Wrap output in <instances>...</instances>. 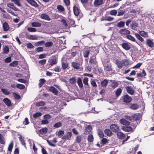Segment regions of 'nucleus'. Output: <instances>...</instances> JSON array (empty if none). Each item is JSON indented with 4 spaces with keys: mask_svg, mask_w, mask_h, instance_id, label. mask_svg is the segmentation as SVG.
Returning a JSON list of instances; mask_svg holds the SVG:
<instances>
[{
    "mask_svg": "<svg viewBox=\"0 0 154 154\" xmlns=\"http://www.w3.org/2000/svg\"><path fill=\"white\" fill-rule=\"evenodd\" d=\"M116 63L118 67L120 69H121L123 66H126L129 63L128 61L126 59H123L122 61L117 59L116 60Z\"/></svg>",
    "mask_w": 154,
    "mask_h": 154,
    "instance_id": "1",
    "label": "nucleus"
},
{
    "mask_svg": "<svg viewBox=\"0 0 154 154\" xmlns=\"http://www.w3.org/2000/svg\"><path fill=\"white\" fill-rule=\"evenodd\" d=\"M119 33L122 36L124 37L130 34V31L126 28L122 29L119 31Z\"/></svg>",
    "mask_w": 154,
    "mask_h": 154,
    "instance_id": "2",
    "label": "nucleus"
},
{
    "mask_svg": "<svg viewBox=\"0 0 154 154\" xmlns=\"http://www.w3.org/2000/svg\"><path fill=\"white\" fill-rule=\"evenodd\" d=\"M48 62L49 66H51L56 64L57 61L56 58L55 56H52L49 59Z\"/></svg>",
    "mask_w": 154,
    "mask_h": 154,
    "instance_id": "3",
    "label": "nucleus"
},
{
    "mask_svg": "<svg viewBox=\"0 0 154 154\" xmlns=\"http://www.w3.org/2000/svg\"><path fill=\"white\" fill-rule=\"evenodd\" d=\"M125 89L126 90L127 92L131 95L134 94L135 92L134 90L131 86H128L125 87Z\"/></svg>",
    "mask_w": 154,
    "mask_h": 154,
    "instance_id": "4",
    "label": "nucleus"
},
{
    "mask_svg": "<svg viewBox=\"0 0 154 154\" xmlns=\"http://www.w3.org/2000/svg\"><path fill=\"white\" fill-rule=\"evenodd\" d=\"M132 99L131 97L127 94L125 95L123 98V101L126 103H129L131 102Z\"/></svg>",
    "mask_w": 154,
    "mask_h": 154,
    "instance_id": "5",
    "label": "nucleus"
},
{
    "mask_svg": "<svg viewBox=\"0 0 154 154\" xmlns=\"http://www.w3.org/2000/svg\"><path fill=\"white\" fill-rule=\"evenodd\" d=\"M96 55L91 56L90 58L89 62L91 65H95L97 63Z\"/></svg>",
    "mask_w": 154,
    "mask_h": 154,
    "instance_id": "6",
    "label": "nucleus"
},
{
    "mask_svg": "<svg viewBox=\"0 0 154 154\" xmlns=\"http://www.w3.org/2000/svg\"><path fill=\"white\" fill-rule=\"evenodd\" d=\"M110 128L114 132H118L119 130L118 126L115 124L111 125L110 126Z\"/></svg>",
    "mask_w": 154,
    "mask_h": 154,
    "instance_id": "7",
    "label": "nucleus"
},
{
    "mask_svg": "<svg viewBox=\"0 0 154 154\" xmlns=\"http://www.w3.org/2000/svg\"><path fill=\"white\" fill-rule=\"evenodd\" d=\"M132 121L138 120L140 119V114L135 113L131 115Z\"/></svg>",
    "mask_w": 154,
    "mask_h": 154,
    "instance_id": "8",
    "label": "nucleus"
},
{
    "mask_svg": "<svg viewBox=\"0 0 154 154\" xmlns=\"http://www.w3.org/2000/svg\"><path fill=\"white\" fill-rule=\"evenodd\" d=\"M121 45L124 49L127 51L130 50L131 48L130 46L126 43H122Z\"/></svg>",
    "mask_w": 154,
    "mask_h": 154,
    "instance_id": "9",
    "label": "nucleus"
},
{
    "mask_svg": "<svg viewBox=\"0 0 154 154\" xmlns=\"http://www.w3.org/2000/svg\"><path fill=\"white\" fill-rule=\"evenodd\" d=\"M3 101L8 106H10L12 105L11 101L7 98L4 99Z\"/></svg>",
    "mask_w": 154,
    "mask_h": 154,
    "instance_id": "10",
    "label": "nucleus"
},
{
    "mask_svg": "<svg viewBox=\"0 0 154 154\" xmlns=\"http://www.w3.org/2000/svg\"><path fill=\"white\" fill-rule=\"evenodd\" d=\"M119 122L120 123L123 125L125 126H129L130 125V123L128 121H126L124 119H122L120 120Z\"/></svg>",
    "mask_w": 154,
    "mask_h": 154,
    "instance_id": "11",
    "label": "nucleus"
},
{
    "mask_svg": "<svg viewBox=\"0 0 154 154\" xmlns=\"http://www.w3.org/2000/svg\"><path fill=\"white\" fill-rule=\"evenodd\" d=\"M103 4V0H95L94 5L95 7H98Z\"/></svg>",
    "mask_w": 154,
    "mask_h": 154,
    "instance_id": "12",
    "label": "nucleus"
},
{
    "mask_svg": "<svg viewBox=\"0 0 154 154\" xmlns=\"http://www.w3.org/2000/svg\"><path fill=\"white\" fill-rule=\"evenodd\" d=\"M122 129L123 131L127 132L131 131L133 130L131 126H122Z\"/></svg>",
    "mask_w": 154,
    "mask_h": 154,
    "instance_id": "13",
    "label": "nucleus"
},
{
    "mask_svg": "<svg viewBox=\"0 0 154 154\" xmlns=\"http://www.w3.org/2000/svg\"><path fill=\"white\" fill-rule=\"evenodd\" d=\"M117 136L119 139L121 140L124 139L125 137V135L121 132H118L117 134Z\"/></svg>",
    "mask_w": 154,
    "mask_h": 154,
    "instance_id": "14",
    "label": "nucleus"
},
{
    "mask_svg": "<svg viewBox=\"0 0 154 154\" xmlns=\"http://www.w3.org/2000/svg\"><path fill=\"white\" fill-rule=\"evenodd\" d=\"M92 129L91 126L90 125H87L85 128L84 130V134H89L91 130Z\"/></svg>",
    "mask_w": 154,
    "mask_h": 154,
    "instance_id": "15",
    "label": "nucleus"
},
{
    "mask_svg": "<svg viewBox=\"0 0 154 154\" xmlns=\"http://www.w3.org/2000/svg\"><path fill=\"white\" fill-rule=\"evenodd\" d=\"M72 136V133L70 132H68L67 134L64 135L62 138V139L63 140H70Z\"/></svg>",
    "mask_w": 154,
    "mask_h": 154,
    "instance_id": "16",
    "label": "nucleus"
},
{
    "mask_svg": "<svg viewBox=\"0 0 154 154\" xmlns=\"http://www.w3.org/2000/svg\"><path fill=\"white\" fill-rule=\"evenodd\" d=\"M138 27V23L135 21L133 23L130 25V27L132 29L135 30L137 29V28Z\"/></svg>",
    "mask_w": 154,
    "mask_h": 154,
    "instance_id": "17",
    "label": "nucleus"
},
{
    "mask_svg": "<svg viewBox=\"0 0 154 154\" xmlns=\"http://www.w3.org/2000/svg\"><path fill=\"white\" fill-rule=\"evenodd\" d=\"M26 1L32 6L35 7H37L38 6V4L34 0H26Z\"/></svg>",
    "mask_w": 154,
    "mask_h": 154,
    "instance_id": "18",
    "label": "nucleus"
},
{
    "mask_svg": "<svg viewBox=\"0 0 154 154\" xmlns=\"http://www.w3.org/2000/svg\"><path fill=\"white\" fill-rule=\"evenodd\" d=\"M49 90L54 94L55 95H57L58 94V91L55 87L53 86H51Z\"/></svg>",
    "mask_w": 154,
    "mask_h": 154,
    "instance_id": "19",
    "label": "nucleus"
},
{
    "mask_svg": "<svg viewBox=\"0 0 154 154\" xmlns=\"http://www.w3.org/2000/svg\"><path fill=\"white\" fill-rule=\"evenodd\" d=\"M126 38L128 39L133 42H135L138 45H139V44L136 40L135 38L131 35H128L126 36Z\"/></svg>",
    "mask_w": 154,
    "mask_h": 154,
    "instance_id": "20",
    "label": "nucleus"
},
{
    "mask_svg": "<svg viewBox=\"0 0 154 154\" xmlns=\"http://www.w3.org/2000/svg\"><path fill=\"white\" fill-rule=\"evenodd\" d=\"M2 27L4 31H8L9 29V25L6 22H5L3 23Z\"/></svg>",
    "mask_w": 154,
    "mask_h": 154,
    "instance_id": "21",
    "label": "nucleus"
},
{
    "mask_svg": "<svg viewBox=\"0 0 154 154\" xmlns=\"http://www.w3.org/2000/svg\"><path fill=\"white\" fill-rule=\"evenodd\" d=\"M146 44L149 47L151 48H152L154 47V43L150 39H146Z\"/></svg>",
    "mask_w": 154,
    "mask_h": 154,
    "instance_id": "22",
    "label": "nucleus"
},
{
    "mask_svg": "<svg viewBox=\"0 0 154 154\" xmlns=\"http://www.w3.org/2000/svg\"><path fill=\"white\" fill-rule=\"evenodd\" d=\"M41 18L43 19L47 20L49 21L51 20V19L50 18L49 16L45 14H42L40 16Z\"/></svg>",
    "mask_w": 154,
    "mask_h": 154,
    "instance_id": "23",
    "label": "nucleus"
},
{
    "mask_svg": "<svg viewBox=\"0 0 154 154\" xmlns=\"http://www.w3.org/2000/svg\"><path fill=\"white\" fill-rule=\"evenodd\" d=\"M7 6L9 8L14 10L15 11H18L19 10L18 8L15 7L13 3H9L8 4Z\"/></svg>",
    "mask_w": 154,
    "mask_h": 154,
    "instance_id": "24",
    "label": "nucleus"
},
{
    "mask_svg": "<svg viewBox=\"0 0 154 154\" xmlns=\"http://www.w3.org/2000/svg\"><path fill=\"white\" fill-rule=\"evenodd\" d=\"M104 132L106 135L109 137L111 136L113 134L112 131L109 129H105Z\"/></svg>",
    "mask_w": 154,
    "mask_h": 154,
    "instance_id": "25",
    "label": "nucleus"
},
{
    "mask_svg": "<svg viewBox=\"0 0 154 154\" xmlns=\"http://www.w3.org/2000/svg\"><path fill=\"white\" fill-rule=\"evenodd\" d=\"M139 34L142 37L144 38H147L149 37L148 34L146 32L143 31H140Z\"/></svg>",
    "mask_w": 154,
    "mask_h": 154,
    "instance_id": "26",
    "label": "nucleus"
},
{
    "mask_svg": "<svg viewBox=\"0 0 154 154\" xmlns=\"http://www.w3.org/2000/svg\"><path fill=\"white\" fill-rule=\"evenodd\" d=\"M108 83V80L105 79L101 82V86L103 87H106Z\"/></svg>",
    "mask_w": 154,
    "mask_h": 154,
    "instance_id": "27",
    "label": "nucleus"
},
{
    "mask_svg": "<svg viewBox=\"0 0 154 154\" xmlns=\"http://www.w3.org/2000/svg\"><path fill=\"white\" fill-rule=\"evenodd\" d=\"M48 129L47 128L45 127L42 128L38 131V132L41 134H43L46 133Z\"/></svg>",
    "mask_w": 154,
    "mask_h": 154,
    "instance_id": "28",
    "label": "nucleus"
},
{
    "mask_svg": "<svg viewBox=\"0 0 154 154\" xmlns=\"http://www.w3.org/2000/svg\"><path fill=\"white\" fill-rule=\"evenodd\" d=\"M139 106L137 104L134 103L131 104L129 108L133 110H136L138 108Z\"/></svg>",
    "mask_w": 154,
    "mask_h": 154,
    "instance_id": "29",
    "label": "nucleus"
},
{
    "mask_svg": "<svg viewBox=\"0 0 154 154\" xmlns=\"http://www.w3.org/2000/svg\"><path fill=\"white\" fill-rule=\"evenodd\" d=\"M134 35L136 38L139 40L141 42H143L144 41L143 38L141 37L140 36L141 35L140 34L135 33H134Z\"/></svg>",
    "mask_w": 154,
    "mask_h": 154,
    "instance_id": "30",
    "label": "nucleus"
},
{
    "mask_svg": "<svg viewBox=\"0 0 154 154\" xmlns=\"http://www.w3.org/2000/svg\"><path fill=\"white\" fill-rule=\"evenodd\" d=\"M108 142V140L105 138H103L101 140L100 143H101V146H102L106 145Z\"/></svg>",
    "mask_w": 154,
    "mask_h": 154,
    "instance_id": "31",
    "label": "nucleus"
},
{
    "mask_svg": "<svg viewBox=\"0 0 154 154\" xmlns=\"http://www.w3.org/2000/svg\"><path fill=\"white\" fill-rule=\"evenodd\" d=\"M125 25V22L123 21H121L117 23V26L120 28H123L124 27Z\"/></svg>",
    "mask_w": 154,
    "mask_h": 154,
    "instance_id": "32",
    "label": "nucleus"
},
{
    "mask_svg": "<svg viewBox=\"0 0 154 154\" xmlns=\"http://www.w3.org/2000/svg\"><path fill=\"white\" fill-rule=\"evenodd\" d=\"M69 66V63L67 62H62V69L63 70L65 69H66Z\"/></svg>",
    "mask_w": 154,
    "mask_h": 154,
    "instance_id": "33",
    "label": "nucleus"
},
{
    "mask_svg": "<svg viewBox=\"0 0 154 154\" xmlns=\"http://www.w3.org/2000/svg\"><path fill=\"white\" fill-rule=\"evenodd\" d=\"M46 80L44 79H41L39 80L38 86L40 87H41L43 84L46 82Z\"/></svg>",
    "mask_w": 154,
    "mask_h": 154,
    "instance_id": "34",
    "label": "nucleus"
},
{
    "mask_svg": "<svg viewBox=\"0 0 154 154\" xmlns=\"http://www.w3.org/2000/svg\"><path fill=\"white\" fill-rule=\"evenodd\" d=\"M105 69L106 70L108 71H110L112 70L111 68V63H108L106 65Z\"/></svg>",
    "mask_w": 154,
    "mask_h": 154,
    "instance_id": "35",
    "label": "nucleus"
},
{
    "mask_svg": "<svg viewBox=\"0 0 154 154\" xmlns=\"http://www.w3.org/2000/svg\"><path fill=\"white\" fill-rule=\"evenodd\" d=\"M122 8V7H121L119 9V11L118 12V14L117 16H120L123 15L125 13V9H123L122 10H121V8Z\"/></svg>",
    "mask_w": 154,
    "mask_h": 154,
    "instance_id": "36",
    "label": "nucleus"
},
{
    "mask_svg": "<svg viewBox=\"0 0 154 154\" xmlns=\"http://www.w3.org/2000/svg\"><path fill=\"white\" fill-rule=\"evenodd\" d=\"M122 92V90L120 88H118L115 92V94L116 96L117 97H119Z\"/></svg>",
    "mask_w": 154,
    "mask_h": 154,
    "instance_id": "37",
    "label": "nucleus"
},
{
    "mask_svg": "<svg viewBox=\"0 0 154 154\" xmlns=\"http://www.w3.org/2000/svg\"><path fill=\"white\" fill-rule=\"evenodd\" d=\"M41 25V23L38 22H34L32 23V26L34 27H40Z\"/></svg>",
    "mask_w": 154,
    "mask_h": 154,
    "instance_id": "38",
    "label": "nucleus"
},
{
    "mask_svg": "<svg viewBox=\"0 0 154 154\" xmlns=\"http://www.w3.org/2000/svg\"><path fill=\"white\" fill-rule=\"evenodd\" d=\"M3 53L4 54H7L9 51V48L7 46H5L3 49Z\"/></svg>",
    "mask_w": 154,
    "mask_h": 154,
    "instance_id": "39",
    "label": "nucleus"
},
{
    "mask_svg": "<svg viewBox=\"0 0 154 154\" xmlns=\"http://www.w3.org/2000/svg\"><path fill=\"white\" fill-rule=\"evenodd\" d=\"M98 134L100 138H103L104 137V134L102 130L100 129H98Z\"/></svg>",
    "mask_w": 154,
    "mask_h": 154,
    "instance_id": "40",
    "label": "nucleus"
},
{
    "mask_svg": "<svg viewBox=\"0 0 154 154\" xmlns=\"http://www.w3.org/2000/svg\"><path fill=\"white\" fill-rule=\"evenodd\" d=\"M18 64V61H14L10 63L9 66H11L16 67Z\"/></svg>",
    "mask_w": 154,
    "mask_h": 154,
    "instance_id": "41",
    "label": "nucleus"
},
{
    "mask_svg": "<svg viewBox=\"0 0 154 154\" xmlns=\"http://www.w3.org/2000/svg\"><path fill=\"white\" fill-rule=\"evenodd\" d=\"M118 83L116 82H113L111 84V86L113 89L115 88H116L118 87Z\"/></svg>",
    "mask_w": 154,
    "mask_h": 154,
    "instance_id": "42",
    "label": "nucleus"
},
{
    "mask_svg": "<svg viewBox=\"0 0 154 154\" xmlns=\"http://www.w3.org/2000/svg\"><path fill=\"white\" fill-rule=\"evenodd\" d=\"M45 105V104L44 101H40L36 103L35 105L37 106H43Z\"/></svg>",
    "mask_w": 154,
    "mask_h": 154,
    "instance_id": "43",
    "label": "nucleus"
},
{
    "mask_svg": "<svg viewBox=\"0 0 154 154\" xmlns=\"http://www.w3.org/2000/svg\"><path fill=\"white\" fill-rule=\"evenodd\" d=\"M7 89L5 88H2L1 89V91L5 95H9L10 93V92L8 90H7Z\"/></svg>",
    "mask_w": 154,
    "mask_h": 154,
    "instance_id": "44",
    "label": "nucleus"
},
{
    "mask_svg": "<svg viewBox=\"0 0 154 154\" xmlns=\"http://www.w3.org/2000/svg\"><path fill=\"white\" fill-rule=\"evenodd\" d=\"M16 87L19 89H24L25 86L24 85L22 84H17L16 85Z\"/></svg>",
    "mask_w": 154,
    "mask_h": 154,
    "instance_id": "45",
    "label": "nucleus"
},
{
    "mask_svg": "<svg viewBox=\"0 0 154 154\" xmlns=\"http://www.w3.org/2000/svg\"><path fill=\"white\" fill-rule=\"evenodd\" d=\"M0 143L3 145L5 144V139L1 134H0Z\"/></svg>",
    "mask_w": 154,
    "mask_h": 154,
    "instance_id": "46",
    "label": "nucleus"
},
{
    "mask_svg": "<svg viewBox=\"0 0 154 154\" xmlns=\"http://www.w3.org/2000/svg\"><path fill=\"white\" fill-rule=\"evenodd\" d=\"M42 114L40 112H37L33 114V116L34 119L36 118L42 116Z\"/></svg>",
    "mask_w": 154,
    "mask_h": 154,
    "instance_id": "47",
    "label": "nucleus"
},
{
    "mask_svg": "<svg viewBox=\"0 0 154 154\" xmlns=\"http://www.w3.org/2000/svg\"><path fill=\"white\" fill-rule=\"evenodd\" d=\"M78 84L80 88H82L83 87L82 82L80 78H78Z\"/></svg>",
    "mask_w": 154,
    "mask_h": 154,
    "instance_id": "48",
    "label": "nucleus"
},
{
    "mask_svg": "<svg viewBox=\"0 0 154 154\" xmlns=\"http://www.w3.org/2000/svg\"><path fill=\"white\" fill-rule=\"evenodd\" d=\"M114 19L113 17H111L110 16H106L105 17L104 20H105L108 21H111L113 20Z\"/></svg>",
    "mask_w": 154,
    "mask_h": 154,
    "instance_id": "49",
    "label": "nucleus"
},
{
    "mask_svg": "<svg viewBox=\"0 0 154 154\" xmlns=\"http://www.w3.org/2000/svg\"><path fill=\"white\" fill-rule=\"evenodd\" d=\"M88 141L91 142L94 140V137L92 135L90 134L88 136Z\"/></svg>",
    "mask_w": 154,
    "mask_h": 154,
    "instance_id": "50",
    "label": "nucleus"
},
{
    "mask_svg": "<svg viewBox=\"0 0 154 154\" xmlns=\"http://www.w3.org/2000/svg\"><path fill=\"white\" fill-rule=\"evenodd\" d=\"M57 8L59 11L61 12L65 10L64 7L60 5H57Z\"/></svg>",
    "mask_w": 154,
    "mask_h": 154,
    "instance_id": "51",
    "label": "nucleus"
},
{
    "mask_svg": "<svg viewBox=\"0 0 154 154\" xmlns=\"http://www.w3.org/2000/svg\"><path fill=\"white\" fill-rule=\"evenodd\" d=\"M70 82L72 84H75L76 83V79L75 77H72L69 79Z\"/></svg>",
    "mask_w": 154,
    "mask_h": 154,
    "instance_id": "52",
    "label": "nucleus"
},
{
    "mask_svg": "<svg viewBox=\"0 0 154 154\" xmlns=\"http://www.w3.org/2000/svg\"><path fill=\"white\" fill-rule=\"evenodd\" d=\"M19 138L22 144L23 145L26 146V143L25 142V141L24 140L22 137L21 136H20L19 137Z\"/></svg>",
    "mask_w": 154,
    "mask_h": 154,
    "instance_id": "53",
    "label": "nucleus"
},
{
    "mask_svg": "<svg viewBox=\"0 0 154 154\" xmlns=\"http://www.w3.org/2000/svg\"><path fill=\"white\" fill-rule=\"evenodd\" d=\"M46 62V60L45 59H42L39 60L38 63L41 65H44Z\"/></svg>",
    "mask_w": 154,
    "mask_h": 154,
    "instance_id": "54",
    "label": "nucleus"
},
{
    "mask_svg": "<svg viewBox=\"0 0 154 154\" xmlns=\"http://www.w3.org/2000/svg\"><path fill=\"white\" fill-rule=\"evenodd\" d=\"M90 51L89 50H87L85 51L83 53V55L85 57H88Z\"/></svg>",
    "mask_w": 154,
    "mask_h": 154,
    "instance_id": "55",
    "label": "nucleus"
},
{
    "mask_svg": "<svg viewBox=\"0 0 154 154\" xmlns=\"http://www.w3.org/2000/svg\"><path fill=\"white\" fill-rule=\"evenodd\" d=\"M53 43L51 42H46L45 45V46L46 47H51L53 45Z\"/></svg>",
    "mask_w": 154,
    "mask_h": 154,
    "instance_id": "56",
    "label": "nucleus"
},
{
    "mask_svg": "<svg viewBox=\"0 0 154 154\" xmlns=\"http://www.w3.org/2000/svg\"><path fill=\"white\" fill-rule=\"evenodd\" d=\"M117 12L116 10H111L110 11V14L111 15L116 16Z\"/></svg>",
    "mask_w": 154,
    "mask_h": 154,
    "instance_id": "57",
    "label": "nucleus"
},
{
    "mask_svg": "<svg viewBox=\"0 0 154 154\" xmlns=\"http://www.w3.org/2000/svg\"><path fill=\"white\" fill-rule=\"evenodd\" d=\"M30 40H36L37 39V37L35 35H30L27 37Z\"/></svg>",
    "mask_w": 154,
    "mask_h": 154,
    "instance_id": "58",
    "label": "nucleus"
},
{
    "mask_svg": "<svg viewBox=\"0 0 154 154\" xmlns=\"http://www.w3.org/2000/svg\"><path fill=\"white\" fill-rule=\"evenodd\" d=\"M61 125L62 123L60 122H58L54 124L53 127L55 128H58L61 127Z\"/></svg>",
    "mask_w": 154,
    "mask_h": 154,
    "instance_id": "59",
    "label": "nucleus"
},
{
    "mask_svg": "<svg viewBox=\"0 0 154 154\" xmlns=\"http://www.w3.org/2000/svg\"><path fill=\"white\" fill-rule=\"evenodd\" d=\"M27 30L30 32H35L36 31V29L34 28L29 27L27 28Z\"/></svg>",
    "mask_w": 154,
    "mask_h": 154,
    "instance_id": "60",
    "label": "nucleus"
},
{
    "mask_svg": "<svg viewBox=\"0 0 154 154\" xmlns=\"http://www.w3.org/2000/svg\"><path fill=\"white\" fill-rule=\"evenodd\" d=\"M61 69L60 68V66H57L54 69V70L56 72H59L61 70Z\"/></svg>",
    "mask_w": 154,
    "mask_h": 154,
    "instance_id": "61",
    "label": "nucleus"
},
{
    "mask_svg": "<svg viewBox=\"0 0 154 154\" xmlns=\"http://www.w3.org/2000/svg\"><path fill=\"white\" fill-rule=\"evenodd\" d=\"M88 78L87 77H85L83 80V82L84 84L86 85H88Z\"/></svg>",
    "mask_w": 154,
    "mask_h": 154,
    "instance_id": "62",
    "label": "nucleus"
},
{
    "mask_svg": "<svg viewBox=\"0 0 154 154\" xmlns=\"http://www.w3.org/2000/svg\"><path fill=\"white\" fill-rule=\"evenodd\" d=\"M4 61L5 63H8L11 61V59L10 57H8L4 59Z\"/></svg>",
    "mask_w": 154,
    "mask_h": 154,
    "instance_id": "63",
    "label": "nucleus"
},
{
    "mask_svg": "<svg viewBox=\"0 0 154 154\" xmlns=\"http://www.w3.org/2000/svg\"><path fill=\"white\" fill-rule=\"evenodd\" d=\"M64 131H63L60 130L57 134L58 136L61 137L64 134Z\"/></svg>",
    "mask_w": 154,
    "mask_h": 154,
    "instance_id": "64",
    "label": "nucleus"
}]
</instances>
